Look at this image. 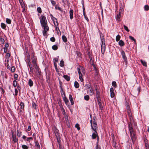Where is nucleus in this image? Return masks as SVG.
Segmentation results:
<instances>
[{
	"instance_id": "obj_1",
	"label": "nucleus",
	"mask_w": 149,
	"mask_h": 149,
	"mask_svg": "<svg viewBox=\"0 0 149 149\" xmlns=\"http://www.w3.org/2000/svg\"><path fill=\"white\" fill-rule=\"evenodd\" d=\"M40 22L42 27L48 26L47 24V21L46 17L43 15L41 16V18L40 19Z\"/></svg>"
},
{
	"instance_id": "obj_2",
	"label": "nucleus",
	"mask_w": 149,
	"mask_h": 149,
	"mask_svg": "<svg viewBox=\"0 0 149 149\" xmlns=\"http://www.w3.org/2000/svg\"><path fill=\"white\" fill-rule=\"evenodd\" d=\"M101 39L102 43L101 46V51L102 54H103L105 52L106 49L105 40L103 37H102V38L101 37Z\"/></svg>"
},
{
	"instance_id": "obj_3",
	"label": "nucleus",
	"mask_w": 149,
	"mask_h": 149,
	"mask_svg": "<svg viewBox=\"0 0 149 149\" xmlns=\"http://www.w3.org/2000/svg\"><path fill=\"white\" fill-rule=\"evenodd\" d=\"M96 117H93V123L91 124V127L92 129L96 133L97 132V126L96 122L95 121Z\"/></svg>"
},
{
	"instance_id": "obj_4",
	"label": "nucleus",
	"mask_w": 149,
	"mask_h": 149,
	"mask_svg": "<svg viewBox=\"0 0 149 149\" xmlns=\"http://www.w3.org/2000/svg\"><path fill=\"white\" fill-rule=\"evenodd\" d=\"M130 136L131 139L132 140L133 142L135 141L136 139V133L133 130H131L130 131Z\"/></svg>"
},
{
	"instance_id": "obj_5",
	"label": "nucleus",
	"mask_w": 149,
	"mask_h": 149,
	"mask_svg": "<svg viewBox=\"0 0 149 149\" xmlns=\"http://www.w3.org/2000/svg\"><path fill=\"white\" fill-rule=\"evenodd\" d=\"M97 137V142L96 143L97 144H98L99 142V136L97 134V132L96 133L95 132L94 133H93L92 134V138L93 139H95Z\"/></svg>"
},
{
	"instance_id": "obj_6",
	"label": "nucleus",
	"mask_w": 149,
	"mask_h": 149,
	"mask_svg": "<svg viewBox=\"0 0 149 149\" xmlns=\"http://www.w3.org/2000/svg\"><path fill=\"white\" fill-rule=\"evenodd\" d=\"M32 60V62L33 63V66L36 69H37L38 68L37 66V65L36 61V58L34 57V55L31 58Z\"/></svg>"
},
{
	"instance_id": "obj_7",
	"label": "nucleus",
	"mask_w": 149,
	"mask_h": 149,
	"mask_svg": "<svg viewBox=\"0 0 149 149\" xmlns=\"http://www.w3.org/2000/svg\"><path fill=\"white\" fill-rule=\"evenodd\" d=\"M44 30L42 31L43 34L44 36H46L47 35V32L49 30V27L48 26L43 27Z\"/></svg>"
},
{
	"instance_id": "obj_8",
	"label": "nucleus",
	"mask_w": 149,
	"mask_h": 149,
	"mask_svg": "<svg viewBox=\"0 0 149 149\" xmlns=\"http://www.w3.org/2000/svg\"><path fill=\"white\" fill-rule=\"evenodd\" d=\"M129 103H127V104H126V108L127 109V113L129 115V116H131V111L130 110V108L129 106Z\"/></svg>"
},
{
	"instance_id": "obj_9",
	"label": "nucleus",
	"mask_w": 149,
	"mask_h": 149,
	"mask_svg": "<svg viewBox=\"0 0 149 149\" xmlns=\"http://www.w3.org/2000/svg\"><path fill=\"white\" fill-rule=\"evenodd\" d=\"M132 117H131V118H130V120L131 122H129L128 124V128H129V130L130 131V130H131H131H134L132 128Z\"/></svg>"
},
{
	"instance_id": "obj_10",
	"label": "nucleus",
	"mask_w": 149,
	"mask_h": 149,
	"mask_svg": "<svg viewBox=\"0 0 149 149\" xmlns=\"http://www.w3.org/2000/svg\"><path fill=\"white\" fill-rule=\"evenodd\" d=\"M110 93L111 97H113L115 96V94L113 88H110Z\"/></svg>"
},
{
	"instance_id": "obj_11",
	"label": "nucleus",
	"mask_w": 149,
	"mask_h": 149,
	"mask_svg": "<svg viewBox=\"0 0 149 149\" xmlns=\"http://www.w3.org/2000/svg\"><path fill=\"white\" fill-rule=\"evenodd\" d=\"M121 54L124 60V61L126 62L127 61V58L126 56L125 52L122 50L121 52Z\"/></svg>"
},
{
	"instance_id": "obj_12",
	"label": "nucleus",
	"mask_w": 149,
	"mask_h": 149,
	"mask_svg": "<svg viewBox=\"0 0 149 149\" xmlns=\"http://www.w3.org/2000/svg\"><path fill=\"white\" fill-rule=\"evenodd\" d=\"M12 138L13 140L15 143L18 140L17 138L16 137V135H14L13 133L12 134Z\"/></svg>"
},
{
	"instance_id": "obj_13",
	"label": "nucleus",
	"mask_w": 149,
	"mask_h": 149,
	"mask_svg": "<svg viewBox=\"0 0 149 149\" xmlns=\"http://www.w3.org/2000/svg\"><path fill=\"white\" fill-rule=\"evenodd\" d=\"M70 17L71 19H72L73 18V10L72 9H70Z\"/></svg>"
},
{
	"instance_id": "obj_14",
	"label": "nucleus",
	"mask_w": 149,
	"mask_h": 149,
	"mask_svg": "<svg viewBox=\"0 0 149 149\" xmlns=\"http://www.w3.org/2000/svg\"><path fill=\"white\" fill-rule=\"evenodd\" d=\"M56 23H57V24H56L55 23V22H54V23L55 26V28H56V31H59L60 32V31L59 30V28H58V24L57 22V21H56Z\"/></svg>"
},
{
	"instance_id": "obj_15",
	"label": "nucleus",
	"mask_w": 149,
	"mask_h": 149,
	"mask_svg": "<svg viewBox=\"0 0 149 149\" xmlns=\"http://www.w3.org/2000/svg\"><path fill=\"white\" fill-rule=\"evenodd\" d=\"M54 132L55 133V136H56V137H58L59 136V133H58V130H57V129H55L54 130Z\"/></svg>"
},
{
	"instance_id": "obj_16",
	"label": "nucleus",
	"mask_w": 149,
	"mask_h": 149,
	"mask_svg": "<svg viewBox=\"0 0 149 149\" xmlns=\"http://www.w3.org/2000/svg\"><path fill=\"white\" fill-rule=\"evenodd\" d=\"M91 86V84H86L85 85V87L87 88L88 89H90V91H91V93H92L91 89H90Z\"/></svg>"
},
{
	"instance_id": "obj_17",
	"label": "nucleus",
	"mask_w": 149,
	"mask_h": 149,
	"mask_svg": "<svg viewBox=\"0 0 149 149\" xmlns=\"http://www.w3.org/2000/svg\"><path fill=\"white\" fill-rule=\"evenodd\" d=\"M63 77L67 81H69L70 79V77L67 75H64Z\"/></svg>"
},
{
	"instance_id": "obj_18",
	"label": "nucleus",
	"mask_w": 149,
	"mask_h": 149,
	"mask_svg": "<svg viewBox=\"0 0 149 149\" xmlns=\"http://www.w3.org/2000/svg\"><path fill=\"white\" fill-rule=\"evenodd\" d=\"M74 87L76 88H78L79 87V85L78 82L76 81H75L74 82Z\"/></svg>"
},
{
	"instance_id": "obj_19",
	"label": "nucleus",
	"mask_w": 149,
	"mask_h": 149,
	"mask_svg": "<svg viewBox=\"0 0 149 149\" xmlns=\"http://www.w3.org/2000/svg\"><path fill=\"white\" fill-rule=\"evenodd\" d=\"M28 84L30 87H31L33 85V82L32 81L31 79H29Z\"/></svg>"
},
{
	"instance_id": "obj_20",
	"label": "nucleus",
	"mask_w": 149,
	"mask_h": 149,
	"mask_svg": "<svg viewBox=\"0 0 149 149\" xmlns=\"http://www.w3.org/2000/svg\"><path fill=\"white\" fill-rule=\"evenodd\" d=\"M119 45L121 46H123L124 45V43L122 40H120L118 42Z\"/></svg>"
},
{
	"instance_id": "obj_21",
	"label": "nucleus",
	"mask_w": 149,
	"mask_h": 149,
	"mask_svg": "<svg viewBox=\"0 0 149 149\" xmlns=\"http://www.w3.org/2000/svg\"><path fill=\"white\" fill-rule=\"evenodd\" d=\"M24 103H20L19 107L22 109H23L24 107Z\"/></svg>"
},
{
	"instance_id": "obj_22",
	"label": "nucleus",
	"mask_w": 149,
	"mask_h": 149,
	"mask_svg": "<svg viewBox=\"0 0 149 149\" xmlns=\"http://www.w3.org/2000/svg\"><path fill=\"white\" fill-rule=\"evenodd\" d=\"M62 38L64 42H66L67 41V38L64 35L63 36Z\"/></svg>"
},
{
	"instance_id": "obj_23",
	"label": "nucleus",
	"mask_w": 149,
	"mask_h": 149,
	"mask_svg": "<svg viewBox=\"0 0 149 149\" xmlns=\"http://www.w3.org/2000/svg\"><path fill=\"white\" fill-rule=\"evenodd\" d=\"M60 65L61 67H63L64 66V62L63 60L61 61L60 63Z\"/></svg>"
},
{
	"instance_id": "obj_24",
	"label": "nucleus",
	"mask_w": 149,
	"mask_h": 149,
	"mask_svg": "<svg viewBox=\"0 0 149 149\" xmlns=\"http://www.w3.org/2000/svg\"><path fill=\"white\" fill-rule=\"evenodd\" d=\"M140 61L141 63L145 67L147 66L146 63L145 61H143L142 59H141Z\"/></svg>"
},
{
	"instance_id": "obj_25",
	"label": "nucleus",
	"mask_w": 149,
	"mask_h": 149,
	"mask_svg": "<svg viewBox=\"0 0 149 149\" xmlns=\"http://www.w3.org/2000/svg\"><path fill=\"white\" fill-rule=\"evenodd\" d=\"M52 48L54 50H56L58 49V47L56 45H54L52 46Z\"/></svg>"
},
{
	"instance_id": "obj_26",
	"label": "nucleus",
	"mask_w": 149,
	"mask_h": 149,
	"mask_svg": "<svg viewBox=\"0 0 149 149\" xmlns=\"http://www.w3.org/2000/svg\"><path fill=\"white\" fill-rule=\"evenodd\" d=\"M69 98L70 100V102H74V101L73 100L72 97L71 95H69Z\"/></svg>"
},
{
	"instance_id": "obj_27",
	"label": "nucleus",
	"mask_w": 149,
	"mask_h": 149,
	"mask_svg": "<svg viewBox=\"0 0 149 149\" xmlns=\"http://www.w3.org/2000/svg\"><path fill=\"white\" fill-rule=\"evenodd\" d=\"M1 27L2 28L5 29L6 28V25L3 23H1Z\"/></svg>"
},
{
	"instance_id": "obj_28",
	"label": "nucleus",
	"mask_w": 149,
	"mask_h": 149,
	"mask_svg": "<svg viewBox=\"0 0 149 149\" xmlns=\"http://www.w3.org/2000/svg\"><path fill=\"white\" fill-rule=\"evenodd\" d=\"M10 70L12 72H14L15 71V68L14 66H12L11 67Z\"/></svg>"
},
{
	"instance_id": "obj_29",
	"label": "nucleus",
	"mask_w": 149,
	"mask_h": 149,
	"mask_svg": "<svg viewBox=\"0 0 149 149\" xmlns=\"http://www.w3.org/2000/svg\"><path fill=\"white\" fill-rule=\"evenodd\" d=\"M50 15L51 17V18L52 19V20L53 21V22L54 23V22H55L54 20V19H56V21H57V19L56 18L54 17L53 16V15L52 14H51Z\"/></svg>"
},
{
	"instance_id": "obj_30",
	"label": "nucleus",
	"mask_w": 149,
	"mask_h": 149,
	"mask_svg": "<svg viewBox=\"0 0 149 149\" xmlns=\"http://www.w3.org/2000/svg\"><path fill=\"white\" fill-rule=\"evenodd\" d=\"M144 9L145 10H149V6L148 5H145L144 6Z\"/></svg>"
},
{
	"instance_id": "obj_31",
	"label": "nucleus",
	"mask_w": 149,
	"mask_h": 149,
	"mask_svg": "<svg viewBox=\"0 0 149 149\" xmlns=\"http://www.w3.org/2000/svg\"><path fill=\"white\" fill-rule=\"evenodd\" d=\"M13 85L14 87H15L17 85V81L16 80H14L13 82Z\"/></svg>"
},
{
	"instance_id": "obj_32",
	"label": "nucleus",
	"mask_w": 149,
	"mask_h": 149,
	"mask_svg": "<svg viewBox=\"0 0 149 149\" xmlns=\"http://www.w3.org/2000/svg\"><path fill=\"white\" fill-rule=\"evenodd\" d=\"M56 138L57 140L58 145L60 144L61 143V140L59 136L56 137Z\"/></svg>"
},
{
	"instance_id": "obj_33",
	"label": "nucleus",
	"mask_w": 149,
	"mask_h": 149,
	"mask_svg": "<svg viewBox=\"0 0 149 149\" xmlns=\"http://www.w3.org/2000/svg\"><path fill=\"white\" fill-rule=\"evenodd\" d=\"M120 36L119 35H117L116 36V41H118L120 39Z\"/></svg>"
},
{
	"instance_id": "obj_34",
	"label": "nucleus",
	"mask_w": 149,
	"mask_h": 149,
	"mask_svg": "<svg viewBox=\"0 0 149 149\" xmlns=\"http://www.w3.org/2000/svg\"><path fill=\"white\" fill-rule=\"evenodd\" d=\"M63 98L65 102H68V100L67 97H65V95L63 96Z\"/></svg>"
},
{
	"instance_id": "obj_35",
	"label": "nucleus",
	"mask_w": 149,
	"mask_h": 149,
	"mask_svg": "<svg viewBox=\"0 0 149 149\" xmlns=\"http://www.w3.org/2000/svg\"><path fill=\"white\" fill-rule=\"evenodd\" d=\"M6 22L8 24H10L11 23V20L8 18L6 19Z\"/></svg>"
},
{
	"instance_id": "obj_36",
	"label": "nucleus",
	"mask_w": 149,
	"mask_h": 149,
	"mask_svg": "<svg viewBox=\"0 0 149 149\" xmlns=\"http://www.w3.org/2000/svg\"><path fill=\"white\" fill-rule=\"evenodd\" d=\"M61 94L62 95V96L63 97V96H65V93L64 92V91H63V90L62 89V88L61 87Z\"/></svg>"
},
{
	"instance_id": "obj_37",
	"label": "nucleus",
	"mask_w": 149,
	"mask_h": 149,
	"mask_svg": "<svg viewBox=\"0 0 149 149\" xmlns=\"http://www.w3.org/2000/svg\"><path fill=\"white\" fill-rule=\"evenodd\" d=\"M129 38L131 40L134 41L135 42H136L135 39L132 36H129Z\"/></svg>"
},
{
	"instance_id": "obj_38",
	"label": "nucleus",
	"mask_w": 149,
	"mask_h": 149,
	"mask_svg": "<svg viewBox=\"0 0 149 149\" xmlns=\"http://www.w3.org/2000/svg\"><path fill=\"white\" fill-rule=\"evenodd\" d=\"M79 79L80 80V81H83L84 79L82 77V74H79Z\"/></svg>"
},
{
	"instance_id": "obj_39",
	"label": "nucleus",
	"mask_w": 149,
	"mask_h": 149,
	"mask_svg": "<svg viewBox=\"0 0 149 149\" xmlns=\"http://www.w3.org/2000/svg\"><path fill=\"white\" fill-rule=\"evenodd\" d=\"M112 85L113 86L116 87V83L115 81H113L112 83Z\"/></svg>"
},
{
	"instance_id": "obj_40",
	"label": "nucleus",
	"mask_w": 149,
	"mask_h": 149,
	"mask_svg": "<svg viewBox=\"0 0 149 149\" xmlns=\"http://www.w3.org/2000/svg\"><path fill=\"white\" fill-rule=\"evenodd\" d=\"M17 136L20 137L21 135V132H19L18 130H17Z\"/></svg>"
},
{
	"instance_id": "obj_41",
	"label": "nucleus",
	"mask_w": 149,
	"mask_h": 149,
	"mask_svg": "<svg viewBox=\"0 0 149 149\" xmlns=\"http://www.w3.org/2000/svg\"><path fill=\"white\" fill-rule=\"evenodd\" d=\"M54 61V64H56V62L58 61V58H56L54 59L53 60Z\"/></svg>"
},
{
	"instance_id": "obj_42",
	"label": "nucleus",
	"mask_w": 149,
	"mask_h": 149,
	"mask_svg": "<svg viewBox=\"0 0 149 149\" xmlns=\"http://www.w3.org/2000/svg\"><path fill=\"white\" fill-rule=\"evenodd\" d=\"M98 103V104L99 105L100 109L101 110H103V106H102V103Z\"/></svg>"
},
{
	"instance_id": "obj_43",
	"label": "nucleus",
	"mask_w": 149,
	"mask_h": 149,
	"mask_svg": "<svg viewBox=\"0 0 149 149\" xmlns=\"http://www.w3.org/2000/svg\"><path fill=\"white\" fill-rule=\"evenodd\" d=\"M0 40L1 43V44H3L4 43L5 41H4V40L3 38L2 37H1Z\"/></svg>"
},
{
	"instance_id": "obj_44",
	"label": "nucleus",
	"mask_w": 149,
	"mask_h": 149,
	"mask_svg": "<svg viewBox=\"0 0 149 149\" xmlns=\"http://www.w3.org/2000/svg\"><path fill=\"white\" fill-rule=\"evenodd\" d=\"M22 148L23 149H28V147L26 145H22Z\"/></svg>"
},
{
	"instance_id": "obj_45",
	"label": "nucleus",
	"mask_w": 149,
	"mask_h": 149,
	"mask_svg": "<svg viewBox=\"0 0 149 149\" xmlns=\"http://www.w3.org/2000/svg\"><path fill=\"white\" fill-rule=\"evenodd\" d=\"M37 10L38 12L39 13H41L42 12L41 8L40 7L37 8Z\"/></svg>"
},
{
	"instance_id": "obj_46",
	"label": "nucleus",
	"mask_w": 149,
	"mask_h": 149,
	"mask_svg": "<svg viewBox=\"0 0 149 149\" xmlns=\"http://www.w3.org/2000/svg\"><path fill=\"white\" fill-rule=\"evenodd\" d=\"M75 127H76V128H77L78 130H79L80 129V127H79V125L77 123L75 125Z\"/></svg>"
},
{
	"instance_id": "obj_47",
	"label": "nucleus",
	"mask_w": 149,
	"mask_h": 149,
	"mask_svg": "<svg viewBox=\"0 0 149 149\" xmlns=\"http://www.w3.org/2000/svg\"><path fill=\"white\" fill-rule=\"evenodd\" d=\"M65 118L66 122V123H68L69 124V121L68 120V116L67 115H65Z\"/></svg>"
},
{
	"instance_id": "obj_48",
	"label": "nucleus",
	"mask_w": 149,
	"mask_h": 149,
	"mask_svg": "<svg viewBox=\"0 0 149 149\" xmlns=\"http://www.w3.org/2000/svg\"><path fill=\"white\" fill-rule=\"evenodd\" d=\"M123 26L125 30H126L127 32H129L130 31L128 29V27L124 25H123Z\"/></svg>"
},
{
	"instance_id": "obj_49",
	"label": "nucleus",
	"mask_w": 149,
	"mask_h": 149,
	"mask_svg": "<svg viewBox=\"0 0 149 149\" xmlns=\"http://www.w3.org/2000/svg\"><path fill=\"white\" fill-rule=\"evenodd\" d=\"M50 40L52 42H54L55 41V39L54 37H52L50 38Z\"/></svg>"
},
{
	"instance_id": "obj_50",
	"label": "nucleus",
	"mask_w": 149,
	"mask_h": 149,
	"mask_svg": "<svg viewBox=\"0 0 149 149\" xmlns=\"http://www.w3.org/2000/svg\"><path fill=\"white\" fill-rule=\"evenodd\" d=\"M89 99V97L88 95H87L84 96V99L85 100H88Z\"/></svg>"
},
{
	"instance_id": "obj_51",
	"label": "nucleus",
	"mask_w": 149,
	"mask_h": 149,
	"mask_svg": "<svg viewBox=\"0 0 149 149\" xmlns=\"http://www.w3.org/2000/svg\"><path fill=\"white\" fill-rule=\"evenodd\" d=\"M35 146H37L38 148H40V146L39 143H38V142L36 141L35 142Z\"/></svg>"
},
{
	"instance_id": "obj_52",
	"label": "nucleus",
	"mask_w": 149,
	"mask_h": 149,
	"mask_svg": "<svg viewBox=\"0 0 149 149\" xmlns=\"http://www.w3.org/2000/svg\"><path fill=\"white\" fill-rule=\"evenodd\" d=\"M18 75L17 74H15L14 76V78L15 79V80L17 79L18 78Z\"/></svg>"
},
{
	"instance_id": "obj_53",
	"label": "nucleus",
	"mask_w": 149,
	"mask_h": 149,
	"mask_svg": "<svg viewBox=\"0 0 149 149\" xmlns=\"http://www.w3.org/2000/svg\"><path fill=\"white\" fill-rule=\"evenodd\" d=\"M32 107L34 109H36V105L35 103H32Z\"/></svg>"
},
{
	"instance_id": "obj_54",
	"label": "nucleus",
	"mask_w": 149,
	"mask_h": 149,
	"mask_svg": "<svg viewBox=\"0 0 149 149\" xmlns=\"http://www.w3.org/2000/svg\"><path fill=\"white\" fill-rule=\"evenodd\" d=\"M83 15H84V18H85V19L87 21H88V18L86 16V14H85V13H83Z\"/></svg>"
},
{
	"instance_id": "obj_55",
	"label": "nucleus",
	"mask_w": 149,
	"mask_h": 149,
	"mask_svg": "<svg viewBox=\"0 0 149 149\" xmlns=\"http://www.w3.org/2000/svg\"><path fill=\"white\" fill-rule=\"evenodd\" d=\"M55 8L56 9H58V10L61 11V8L58 6H55Z\"/></svg>"
},
{
	"instance_id": "obj_56",
	"label": "nucleus",
	"mask_w": 149,
	"mask_h": 149,
	"mask_svg": "<svg viewBox=\"0 0 149 149\" xmlns=\"http://www.w3.org/2000/svg\"><path fill=\"white\" fill-rule=\"evenodd\" d=\"M54 67H55V68L56 70V72H58V70L57 68V64L55 63V64H54Z\"/></svg>"
},
{
	"instance_id": "obj_57",
	"label": "nucleus",
	"mask_w": 149,
	"mask_h": 149,
	"mask_svg": "<svg viewBox=\"0 0 149 149\" xmlns=\"http://www.w3.org/2000/svg\"><path fill=\"white\" fill-rule=\"evenodd\" d=\"M8 47H9V44H8V43H6L5 44V47H4L6 49H7L8 48Z\"/></svg>"
},
{
	"instance_id": "obj_58",
	"label": "nucleus",
	"mask_w": 149,
	"mask_h": 149,
	"mask_svg": "<svg viewBox=\"0 0 149 149\" xmlns=\"http://www.w3.org/2000/svg\"><path fill=\"white\" fill-rule=\"evenodd\" d=\"M27 65H28L29 67L31 66V63L30 60H29V61L27 62Z\"/></svg>"
},
{
	"instance_id": "obj_59",
	"label": "nucleus",
	"mask_w": 149,
	"mask_h": 149,
	"mask_svg": "<svg viewBox=\"0 0 149 149\" xmlns=\"http://www.w3.org/2000/svg\"><path fill=\"white\" fill-rule=\"evenodd\" d=\"M120 15L118 14L117 15V16L116 17V18L117 20H118L120 19Z\"/></svg>"
},
{
	"instance_id": "obj_60",
	"label": "nucleus",
	"mask_w": 149,
	"mask_h": 149,
	"mask_svg": "<svg viewBox=\"0 0 149 149\" xmlns=\"http://www.w3.org/2000/svg\"><path fill=\"white\" fill-rule=\"evenodd\" d=\"M51 2L52 4L53 5H55L56 4V2L55 1H54L51 0Z\"/></svg>"
},
{
	"instance_id": "obj_61",
	"label": "nucleus",
	"mask_w": 149,
	"mask_h": 149,
	"mask_svg": "<svg viewBox=\"0 0 149 149\" xmlns=\"http://www.w3.org/2000/svg\"><path fill=\"white\" fill-rule=\"evenodd\" d=\"M95 149H101V148L100 147L98 146V144H97L95 147Z\"/></svg>"
},
{
	"instance_id": "obj_62",
	"label": "nucleus",
	"mask_w": 149,
	"mask_h": 149,
	"mask_svg": "<svg viewBox=\"0 0 149 149\" xmlns=\"http://www.w3.org/2000/svg\"><path fill=\"white\" fill-rule=\"evenodd\" d=\"M10 54L9 53H6V57L8 58H9L10 57Z\"/></svg>"
},
{
	"instance_id": "obj_63",
	"label": "nucleus",
	"mask_w": 149,
	"mask_h": 149,
	"mask_svg": "<svg viewBox=\"0 0 149 149\" xmlns=\"http://www.w3.org/2000/svg\"><path fill=\"white\" fill-rule=\"evenodd\" d=\"M112 146L113 147H114L115 148H116V143L115 142H114L113 141V142L112 143Z\"/></svg>"
},
{
	"instance_id": "obj_64",
	"label": "nucleus",
	"mask_w": 149,
	"mask_h": 149,
	"mask_svg": "<svg viewBox=\"0 0 149 149\" xmlns=\"http://www.w3.org/2000/svg\"><path fill=\"white\" fill-rule=\"evenodd\" d=\"M77 70L79 73V74H82L80 71V69L79 68H77Z\"/></svg>"
}]
</instances>
